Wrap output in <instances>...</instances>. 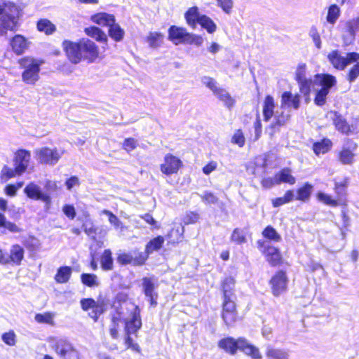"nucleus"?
<instances>
[{"label":"nucleus","instance_id":"55","mask_svg":"<svg viewBox=\"0 0 359 359\" xmlns=\"http://www.w3.org/2000/svg\"><path fill=\"white\" fill-rule=\"evenodd\" d=\"M359 76V60L351 67L347 75V80L352 83Z\"/></svg>","mask_w":359,"mask_h":359},{"label":"nucleus","instance_id":"43","mask_svg":"<svg viewBox=\"0 0 359 359\" xmlns=\"http://www.w3.org/2000/svg\"><path fill=\"white\" fill-rule=\"evenodd\" d=\"M198 23L209 33H213L216 30V25L210 18L207 17L206 15H201L198 19Z\"/></svg>","mask_w":359,"mask_h":359},{"label":"nucleus","instance_id":"29","mask_svg":"<svg viewBox=\"0 0 359 359\" xmlns=\"http://www.w3.org/2000/svg\"><path fill=\"white\" fill-rule=\"evenodd\" d=\"M332 143L330 140L324 138L320 142L313 144V149L314 153L319 156L327 153L332 147Z\"/></svg>","mask_w":359,"mask_h":359},{"label":"nucleus","instance_id":"8","mask_svg":"<svg viewBox=\"0 0 359 359\" xmlns=\"http://www.w3.org/2000/svg\"><path fill=\"white\" fill-rule=\"evenodd\" d=\"M63 154V150H60L56 147H44L35 151L37 161L41 163L49 165H55L57 163Z\"/></svg>","mask_w":359,"mask_h":359},{"label":"nucleus","instance_id":"28","mask_svg":"<svg viewBox=\"0 0 359 359\" xmlns=\"http://www.w3.org/2000/svg\"><path fill=\"white\" fill-rule=\"evenodd\" d=\"M55 313L54 312H44L42 313H36L34 316V320L36 323L40 324H47L50 326H55Z\"/></svg>","mask_w":359,"mask_h":359},{"label":"nucleus","instance_id":"62","mask_svg":"<svg viewBox=\"0 0 359 359\" xmlns=\"http://www.w3.org/2000/svg\"><path fill=\"white\" fill-rule=\"evenodd\" d=\"M310 35L312 37V39L316 45V46L320 49L321 48V41L319 34L317 32V29L315 28H312L310 31Z\"/></svg>","mask_w":359,"mask_h":359},{"label":"nucleus","instance_id":"3","mask_svg":"<svg viewBox=\"0 0 359 359\" xmlns=\"http://www.w3.org/2000/svg\"><path fill=\"white\" fill-rule=\"evenodd\" d=\"M41 64V61L30 57L20 59L19 65L24 69L22 72V81L27 85H35L40 79Z\"/></svg>","mask_w":359,"mask_h":359},{"label":"nucleus","instance_id":"47","mask_svg":"<svg viewBox=\"0 0 359 359\" xmlns=\"http://www.w3.org/2000/svg\"><path fill=\"white\" fill-rule=\"evenodd\" d=\"M101 213L108 217L109 223L113 225L115 229H123V226L121 220L111 212L108 210H103Z\"/></svg>","mask_w":359,"mask_h":359},{"label":"nucleus","instance_id":"40","mask_svg":"<svg viewBox=\"0 0 359 359\" xmlns=\"http://www.w3.org/2000/svg\"><path fill=\"white\" fill-rule=\"evenodd\" d=\"M81 280L83 285L94 287L100 285V281L97 276L92 273H82L81 276Z\"/></svg>","mask_w":359,"mask_h":359},{"label":"nucleus","instance_id":"19","mask_svg":"<svg viewBox=\"0 0 359 359\" xmlns=\"http://www.w3.org/2000/svg\"><path fill=\"white\" fill-rule=\"evenodd\" d=\"M144 292L146 297L149 298L150 304L155 306L157 304L158 294L155 292V283L151 278H144L142 280Z\"/></svg>","mask_w":359,"mask_h":359},{"label":"nucleus","instance_id":"34","mask_svg":"<svg viewBox=\"0 0 359 359\" xmlns=\"http://www.w3.org/2000/svg\"><path fill=\"white\" fill-rule=\"evenodd\" d=\"M163 35L159 32H150L147 37V42L152 48H156L161 46L163 41Z\"/></svg>","mask_w":359,"mask_h":359},{"label":"nucleus","instance_id":"45","mask_svg":"<svg viewBox=\"0 0 359 359\" xmlns=\"http://www.w3.org/2000/svg\"><path fill=\"white\" fill-rule=\"evenodd\" d=\"M340 15V9L339 8L334 4L329 7L327 15V21L330 24H334L337 19Z\"/></svg>","mask_w":359,"mask_h":359},{"label":"nucleus","instance_id":"13","mask_svg":"<svg viewBox=\"0 0 359 359\" xmlns=\"http://www.w3.org/2000/svg\"><path fill=\"white\" fill-rule=\"evenodd\" d=\"M182 165V161L170 154H167L164 157L163 163L161 164V171L166 175H170L177 173Z\"/></svg>","mask_w":359,"mask_h":359},{"label":"nucleus","instance_id":"22","mask_svg":"<svg viewBox=\"0 0 359 359\" xmlns=\"http://www.w3.org/2000/svg\"><path fill=\"white\" fill-rule=\"evenodd\" d=\"M281 102L284 106L297 109L299 107L300 97L298 94H292L287 91L284 92L281 96Z\"/></svg>","mask_w":359,"mask_h":359},{"label":"nucleus","instance_id":"24","mask_svg":"<svg viewBox=\"0 0 359 359\" xmlns=\"http://www.w3.org/2000/svg\"><path fill=\"white\" fill-rule=\"evenodd\" d=\"M355 147L353 149L347 147H343L338 153V160L343 165H352L354 162L355 154L353 152Z\"/></svg>","mask_w":359,"mask_h":359},{"label":"nucleus","instance_id":"42","mask_svg":"<svg viewBox=\"0 0 359 359\" xmlns=\"http://www.w3.org/2000/svg\"><path fill=\"white\" fill-rule=\"evenodd\" d=\"M109 34L115 41H118L123 39L124 31L114 22L112 25H109Z\"/></svg>","mask_w":359,"mask_h":359},{"label":"nucleus","instance_id":"39","mask_svg":"<svg viewBox=\"0 0 359 359\" xmlns=\"http://www.w3.org/2000/svg\"><path fill=\"white\" fill-rule=\"evenodd\" d=\"M215 95L224 103V104L230 108L234 104V100L231 97L229 93L224 89L219 88L215 93Z\"/></svg>","mask_w":359,"mask_h":359},{"label":"nucleus","instance_id":"52","mask_svg":"<svg viewBox=\"0 0 359 359\" xmlns=\"http://www.w3.org/2000/svg\"><path fill=\"white\" fill-rule=\"evenodd\" d=\"M2 341L8 346H14L16 343V335L13 330L5 332L1 336Z\"/></svg>","mask_w":359,"mask_h":359},{"label":"nucleus","instance_id":"44","mask_svg":"<svg viewBox=\"0 0 359 359\" xmlns=\"http://www.w3.org/2000/svg\"><path fill=\"white\" fill-rule=\"evenodd\" d=\"M37 28L40 32H44L46 34H52L55 29V25L46 19L41 20L37 23Z\"/></svg>","mask_w":359,"mask_h":359},{"label":"nucleus","instance_id":"37","mask_svg":"<svg viewBox=\"0 0 359 359\" xmlns=\"http://www.w3.org/2000/svg\"><path fill=\"white\" fill-rule=\"evenodd\" d=\"M101 267L104 271H109L113 269V259L110 250H105L100 259Z\"/></svg>","mask_w":359,"mask_h":359},{"label":"nucleus","instance_id":"63","mask_svg":"<svg viewBox=\"0 0 359 359\" xmlns=\"http://www.w3.org/2000/svg\"><path fill=\"white\" fill-rule=\"evenodd\" d=\"M223 11L229 13L233 6L232 0H217Z\"/></svg>","mask_w":359,"mask_h":359},{"label":"nucleus","instance_id":"35","mask_svg":"<svg viewBox=\"0 0 359 359\" xmlns=\"http://www.w3.org/2000/svg\"><path fill=\"white\" fill-rule=\"evenodd\" d=\"M84 32L88 36L98 41H107L106 34L96 27H87L85 29Z\"/></svg>","mask_w":359,"mask_h":359},{"label":"nucleus","instance_id":"30","mask_svg":"<svg viewBox=\"0 0 359 359\" xmlns=\"http://www.w3.org/2000/svg\"><path fill=\"white\" fill-rule=\"evenodd\" d=\"M263 236L264 237V240H259L257 241V248L259 250L265 255L267 259L269 257V253L268 252V249L269 248V226H266L262 232Z\"/></svg>","mask_w":359,"mask_h":359},{"label":"nucleus","instance_id":"12","mask_svg":"<svg viewBox=\"0 0 359 359\" xmlns=\"http://www.w3.org/2000/svg\"><path fill=\"white\" fill-rule=\"evenodd\" d=\"M53 348L62 359H79L78 351L65 339H58Z\"/></svg>","mask_w":359,"mask_h":359},{"label":"nucleus","instance_id":"4","mask_svg":"<svg viewBox=\"0 0 359 359\" xmlns=\"http://www.w3.org/2000/svg\"><path fill=\"white\" fill-rule=\"evenodd\" d=\"M168 39L175 45L188 43L201 46L203 43L202 36L189 33L184 28L177 26H171L169 28Z\"/></svg>","mask_w":359,"mask_h":359},{"label":"nucleus","instance_id":"31","mask_svg":"<svg viewBox=\"0 0 359 359\" xmlns=\"http://www.w3.org/2000/svg\"><path fill=\"white\" fill-rule=\"evenodd\" d=\"M313 191V186L309 183H306L297 189L296 200L301 201H306L310 198Z\"/></svg>","mask_w":359,"mask_h":359},{"label":"nucleus","instance_id":"23","mask_svg":"<svg viewBox=\"0 0 359 359\" xmlns=\"http://www.w3.org/2000/svg\"><path fill=\"white\" fill-rule=\"evenodd\" d=\"M164 243L165 238L161 236L154 238L153 239L150 240L146 245L145 250L144 252H143V255L144 256H147L148 258L150 254L154 251L159 250L163 247Z\"/></svg>","mask_w":359,"mask_h":359},{"label":"nucleus","instance_id":"46","mask_svg":"<svg viewBox=\"0 0 359 359\" xmlns=\"http://www.w3.org/2000/svg\"><path fill=\"white\" fill-rule=\"evenodd\" d=\"M317 198L319 201L330 206L336 207L341 205L337 200L333 199L330 195L323 192L318 193Z\"/></svg>","mask_w":359,"mask_h":359},{"label":"nucleus","instance_id":"14","mask_svg":"<svg viewBox=\"0 0 359 359\" xmlns=\"http://www.w3.org/2000/svg\"><path fill=\"white\" fill-rule=\"evenodd\" d=\"M24 193L26 196L32 200L41 201L46 203H50L49 195L44 194L41 187L34 182H29L24 189Z\"/></svg>","mask_w":359,"mask_h":359},{"label":"nucleus","instance_id":"26","mask_svg":"<svg viewBox=\"0 0 359 359\" xmlns=\"http://www.w3.org/2000/svg\"><path fill=\"white\" fill-rule=\"evenodd\" d=\"M11 46L17 54L22 53L28 47L26 39L21 35H16L11 41Z\"/></svg>","mask_w":359,"mask_h":359},{"label":"nucleus","instance_id":"59","mask_svg":"<svg viewBox=\"0 0 359 359\" xmlns=\"http://www.w3.org/2000/svg\"><path fill=\"white\" fill-rule=\"evenodd\" d=\"M1 175L6 177L7 178H11L18 175V172L17 171V168L15 167H14L13 169L7 165H5L1 170Z\"/></svg>","mask_w":359,"mask_h":359},{"label":"nucleus","instance_id":"41","mask_svg":"<svg viewBox=\"0 0 359 359\" xmlns=\"http://www.w3.org/2000/svg\"><path fill=\"white\" fill-rule=\"evenodd\" d=\"M201 15H199L198 8L196 7L191 8L185 14V18L189 25L194 27L196 22H198V19Z\"/></svg>","mask_w":359,"mask_h":359},{"label":"nucleus","instance_id":"56","mask_svg":"<svg viewBox=\"0 0 359 359\" xmlns=\"http://www.w3.org/2000/svg\"><path fill=\"white\" fill-rule=\"evenodd\" d=\"M201 81L203 84L210 88L214 94L219 89V88L217 87L215 81L211 77L203 76L201 79Z\"/></svg>","mask_w":359,"mask_h":359},{"label":"nucleus","instance_id":"54","mask_svg":"<svg viewBox=\"0 0 359 359\" xmlns=\"http://www.w3.org/2000/svg\"><path fill=\"white\" fill-rule=\"evenodd\" d=\"M232 143L237 144L238 147H242L245 144V137L241 130H237L231 140Z\"/></svg>","mask_w":359,"mask_h":359},{"label":"nucleus","instance_id":"18","mask_svg":"<svg viewBox=\"0 0 359 359\" xmlns=\"http://www.w3.org/2000/svg\"><path fill=\"white\" fill-rule=\"evenodd\" d=\"M295 183L296 178L292 175V170L289 168L281 169L271 178V185H278L280 184L293 185Z\"/></svg>","mask_w":359,"mask_h":359},{"label":"nucleus","instance_id":"32","mask_svg":"<svg viewBox=\"0 0 359 359\" xmlns=\"http://www.w3.org/2000/svg\"><path fill=\"white\" fill-rule=\"evenodd\" d=\"M1 228L7 229L11 233H21L22 231V228L19 227L16 224L8 221L5 215L0 213V229Z\"/></svg>","mask_w":359,"mask_h":359},{"label":"nucleus","instance_id":"38","mask_svg":"<svg viewBox=\"0 0 359 359\" xmlns=\"http://www.w3.org/2000/svg\"><path fill=\"white\" fill-rule=\"evenodd\" d=\"M294 198V194L293 191L287 190L284 196L273 199L272 203L273 207L276 208L292 201Z\"/></svg>","mask_w":359,"mask_h":359},{"label":"nucleus","instance_id":"2","mask_svg":"<svg viewBox=\"0 0 359 359\" xmlns=\"http://www.w3.org/2000/svg\"><path fill=\"white\" fill-rule=\"evenodd\" d=\"M124 323V343L126 348H130L133 351L140 353L141 349L140 346L138 344L134 342L131 337V334H136L142 327L140 309L137 306H134L128 316L125 318Z\"/></svg>","mask_w":359,"mask_h":359},{"label":"nucleus","instance_id":"61","mask_svg":"<svg viewBox=\"0 0 359 359\" xmlns=\"http://www.w3.org/2000/svg\"><path fill=\"white\" fill-rule=\"evenodd\" d=\"M202 201L208 204H216L218 198L212 193H205L201 196Z\"/></svg>","mask_w":359,"mask_h":359},{"label":"nucleus","instance_id":"20","mask_svg":"<svg viewBox=\"0 0 359 359\" xmlns=\"http://www.w3.org/2000/svg\"><path fill=\"white\" fill-rule=\"evenodd\" d=\"M238 350L243 351L245 354L250 356L253 359H261L262 355L259 349L251 344L245 338L238 339Z\"/></svg>","mask_w":359,"mask_h":359},{"label":"nucleus","instance_id":"7","mask_svg":"<svg viewBox=\"0 0 359 359\" xmlns=\"http://www.w3.org/2000/svg\"><path fill=\"white\" fill-rule=\"evenodd\" d=\"M327 59L332 66L339 70H344L347 65L359 60V53L352 52L342 56L339 50H332L327 55Z\"/></svg>","mask_w":359,"mask_h":359},{"label":"nucleus","instance_id":"50","mask_svg":"<svg viewBox=\"0 0 359 359\" xmlns=\"http://www.w3.org/2000/svg\"><path fill=\"white\" fill-rule=\"evenodd\" d=\"M299 90L304 95L308 96L311 92V88L313 85V81L311 79H306L298 82Z\"/></svg>","mask_w":359,"mask_h":359},{"label":"nucleus","instance_id":"25","mask_svg":"<svg viewBox=\"0 0 359 359\" xmlns=\"http://www.w3.org/2000/svg\"><path fill=\"white\" fill-rule=\"evenodd\" d=\"M218 346L225 351L233 355L238 349V339L237 340L231 337L222 339L219 341Z\"/></svg>","mask_w":359,"mask_h":359},{"label":"nucleus","instance_id":"5","mask_svg":"<svg viewBox=\"0 0 359 359\" xmlns=\"http://www.w3.org/2000/svg\"><path fill=\"white\" fill-rule=\"evenodd\" d=\"M19 13L18 7L11 2L0 1V14L4 16L0 24V34L3 35L6 30H12L15 27V18Z\"/></svg>","mask_w":359,"mask_h":359},{"label":"nucleus","instance_id":"9","mask_svg":"<svg viewBox=\"0 0 359 359\" xmlns=\"http://www.w3.org/2000/svg\"><path fill=\"white\" fill-rule=\"evenodd\" d=\"M80 304L83 311L92 309L90 316L95 321L99 316L106 311L107 308V304L104 299L102 298H98L97 301L91 298L82 299Z\"/></svg>","mask_w":359,"mask_h":359},{"label":"nucleus","instance_id":"51","mask_svg":"<svg viewBox=\"0 0 359 359\" xmlns=\"http://www.w3.org/2000/svg\"><path fill=\"white\" fill-rule=\"evenodd\" d=\"M231 241L238 243L242 244L246 242L245 235L243 230L235 229L231 235Z\"/></svg>","mask_w":359,"mask_h":359},{"label":"nucleus","instance_id":"15","mask_svg":"<svg viewBox=\"0 0 359 359\" xmlns=\"http://www.w3.org/2000/svg\"><path fill=\"white\" fill-rule=\"evenodd\" d=\"M147 259L143 252L133 251L132 253H121L117 257V262L121 264L142 265Z\"/></svg>","mask_w":359,"mask_h":359},{"label":"nucleus","instance_id":"21","mask_svg":"<svg viewBox=\"0 0 359 359\" xmlns=\"http://www.w3.org/2000/svg\"><path fill=\"white\" fill-rule=\"evenodd\" d=\"M25 250L18 244L11 245L9 256L6 257L8 264L12 262L16 265H20L24 259Z\"/></svg>","mask_w":359,"mask_h":359},{"label":"nucleus","instance_id":"10","mask_svg":"<svg viewBox=\"0 0 359 359\" xmlns=\"http://www.w3.org/2000/svg\"><path fill=\"white\" fill-rule=\"evenodd\" d=\"M331 114H333L332 118L335 128L340 133L348 135L359 132V121L358 119L353 121L351 124H348L346 120L339 113L334 111Z\"/></svg>","mask_w":359,"mask_h":359},{"label":"nucleus","instance_id":"1","mask_svg":"<svg viewBox=\"0 0 359 359\" xmlns=\"http://www.w3.org/2000/svg\"><path fill=\"white\" fill-rule=\"evenodd\" d=\"M66 51L69 59L74 64H78L82 58L93 62L99 55L97 46L88 39H83L79 43H69Z\"/></svg>","mask_w":359,"mask_h":359},{"label":"nucleus","instance_id":"58","mask_svg":"<svg viewBox=\"0 0 359 359\" xmlns=\"http://www.w3.org/2000/svg\"><path fill=\"white\" fill-rule=\"evenodd\" d=\"M137 147V141L133 138H126L123 141V148L130 152L135 149Z\"/></svg>","mask_w":359,"mask_h":359},{"label":"nucleus","instance_id":"33","mask_svg":"<svg viewBox=\"0 0 359 359\" xmlns=\"http://www.w3.org/2000/svg\"><path fill=\"white\" fill-rule=\"evenodd\" d=\"M72 274V268L69 266H62L58 269L57 272L55 276V280L58 283H67Z\"/></svg>","mask_w":359,"mask_h":359},{"label":"nucleus","instance_id":"27","mask_svg":"<svg viewBox=\"0 0 359 359\" xmlns=\"http://www.w3.org/2000/svg\"><path fill=\"white\" fill-rule=\"evenodd\" d=\"M93 22L101 26H108L112 25L115 22L114 16L106 13H100L92 16Z\"/></svg>","mask_w":359,"mask_h":359},{"label":"nucleus","instance_id":"17","mask_svg":"<svg viewBox=\"0 0 359 359\" xmlns=\"http://www.w3.org/2000/svg\"><path fill=\"white\" fill-rule=\"evenodd\" d=\"M287 278L284 271H280L275 274L271 279L273 294L278 296L284 292L287 288Z\"/></svg>","mask_w":359,"mask_h":359},{"label":"nucleus","instance_id":"60","mask_svg":"<svg viewBox=\"0 0 359 359\" xmlns=\"http://www.w3.org/2000/svg\"><path fill=\"white\" fill-rule=\"evenodd\" d=\"M271 359H288V354L283 350H272L271 351Z\"/></svg>","mask_w":359,"mask_h":359},{"label":"nucleus","instance_id":"57","mask_svg":"<svg viewBox=\"0 0 359 359\" xmlns=\"http://www.w3.org/2000/svg\"><path fill=\"white\" fill-rule=\"evenodd\" d=\"M282 261V257L277 248L271 247V264H278Z\"/></svg>","mask_w":359,"mask_h":359},{"label":"nucleus","instance_id":"53","mask_svg":"<svg viewBox=\"0 0 359 359\" xmlns=\"http://www.w3.org/2000/svg\"><path fill=\"white\" fill-rule=\"evenodd\" d=\"M306 79V65L300 64L297 66L295 72V79L298 83Z\"/></svg>","mask_w":359,"mask_h":359},{"label":"nucleus","instance_id":"11","mask_svg":"<svg viewBox=\"0 0 359 359\" xmlns=\"http://www.w3.org/2000/svg\"><path fill=\"white\" fill-rule=\"evenodd\" d=\"M234 299L235 297L226 294V297H224L222 317L227 326H233L238 318Z\"/></svg>","mask_w":359,"mask_h":359},{"label":"nucleus","instance_id":"64","mask_svg":"<svg viewBox=\"0 0 359 359\" xmlns=\"http://www.w3.org/2000/svg\"><path fill=\"white\" fill-rule=\"evenodd\" d=\"M63 212L64 214L69 217L70 219H74L76 216V211L74 206L70 205H66L63 207Z\"/></svg>","mask_w":359,"mask_h":359},{"label":"nucleus","instance_id":"6","mask_svg":"<svg viewBox=\"0 0 359 359\" xmlns=\"http://www.w3.org/2000/svg\"><path fill=\"white\" fill-rule=\"evenodd\" d=\"M315 81L321 86V88L317 91L314 102L317 105L322 106L325 102L330 88L336 84L337 80L330 74H317L315 76Z\"/></svg>","mask_w":359,"mask_h":359},{"label":"nucleus","instance_id":"16","mask_svg":"<svg viewBox=\"0 0 359 359\" xmlns=\"http://www.w3.org/2000/svg\"><path fill=\"white\" fill-rule=\"evenodd\" d=\"M31 159V154L25 149H19L15 154L14 167L17 168L18 175H22L27 169Z\"/></svg>","mask_w":359,"mask_h":359},{"label":"nucleus","instance_id":"36","mask_svg":"<svg viewBox=\"0 0 359 359\" xmlns=\"http://www.w3.org/2000/svg\"><path fill=\"white\" fill-rule=\"evenodd\" d=\"M184 233V228L183 227H177L176 229L173 228L170 230V231L166 235V237L168 240V243L176 244L178 243L183 236Z\"/></svg>","mask_w":359,"mask_h":359},{"label":"nucleus","instance_id":"49","mask_svg":"<svg viewBox=\"0 0 359 359\" xmlns=\"http://www.w3.org/2000/svg\"><path fill=\"white\" fill-rule=\"evenodd\" d=\"M234 283L235 280L231 277H228L224 280L223 283L224 297H226V294L231 295V297H234L233 294L231 292V289Z\"/></svg>","mask_w":359,"mask_h":359},{"label":"nucleus","instance_id":"48","mask_svg":"<svg viewBox=\"0 0 359 359\" xmlns=\"http://www.w3.org/2000/svg\"><path fill=\"white\" fill-rule=\"evenodd\" d=\"M121 320V317L114 316L111 319V324L109 327V334L111 337L114 339H117L118 337V329L120 327L119 323Z\"/></svg>","mask_w":359,"mask_h":359}]
</instances>
